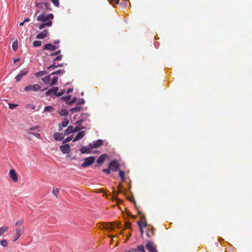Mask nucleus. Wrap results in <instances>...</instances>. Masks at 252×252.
<instances>
[{"mask_svg":"<svg viewBox=\"0 0 252 252\" xmlns=\"http://www.w3.org/2000/svg\"><path fill=\"white\" fill-rule=\"evenodd\" d=\"M54 19V15L50 13L45 15L44 12L41 13L37 17V20L42 21L43 23L39 25L38 28L40 30L44 28L45 27H51L52 25V20Z\"/></svg>","mask_w":252,"mask_h":252,"instance_id":"f257e3e1","label":"nucleus"},{"mask_svg":"<svg viewBox=\"0 0 252 252\" xmlns=\"http://www.w3.org/2000/svg\"><path fill=\"white\" fill-rule=\"evenodd\" d=\"M145 248L149 252H158L156 245L152 241H147Z\"/></svg>","mask_w":252,"mask_h":252,"instance_id":"f03ea898","label":"nucleus"},{"mask_svg":"<svg viewBox=\"0 0 252 252\" xmlns=\"http://www.w3.org/2000/svg\"><path fill=\"white\" fill-rule=\"evenodd\" d=\"M120 164L117 160H112L108 165V167L110 168V170L112 171L116 172L119 170Z\"/></svg>","mask_w":252,"mask_h":252,"instance_id":"7ed1b4c3","label":"nucleus"},{"mask_svg":"<svg viewBox=\"0 0 252 252\" xmlns=\"http://www.w3.org/2000/svg\"><path fill=\"white\" fill-rule=\"evenodd\" d=\"M38 128L39 126H36L27 129V132L29 134H32L37 138H39L40 134L38 132L39 131Z\"/></svg>","mask_w":252,"mask_h":252,"instance_id":"20e7f679","label":"nucleus"},{"mask_svg":"<svg viewBox=\"0 0 252 252\" xmlns=\"http://www.w3.org/2000/svg\"><path fill=\"white\" fill-rule=\"evenodd\" d=\"M95 158L93 156L85 158L84 159V162L82 164V166L83 168H86L92 165L94 161Z\"/></svg>","mask_w":252,"mask_h":252,"instance_id":"39448f33","label":"nucleus"},{"mask_svg":"<svg viewBox=\"0 0 252 252\" xmlns=\"http://www.w3.org/2000/svg\"><path fill=\"white\" fill-rule=\"evenodd\" d=\"M114 227L121 228L120 223L118 221L113 222H107L105 223V228L106 229L113 230Z\"/></svg>","mask_w":252,"mask_h":252,"instance_id":"423d86ee","label":"nucleus"},{"mask_svg":"<svg viewBox=\"0 0 252 252\" xmlns=\"http://www.w3.org/2000/svg\"><path fill=\"white\" fill-rule=\"evenodd\" d=\"M23 232V228H21L20 227H18L15 229V233L13 236V241H16L21 236Z\"/></svg>","mask_w":252,"mask_h":252,"instance_id":"0eeeda50","label":"nucleus"},{"mask_svg":"<svg viewBox=\"0 0 252 252\" xmlns=\"http://www.w3.org/2000/svg\"><path fill=\"white\" fill-rule=\"evenodd\" d=\"M41 89V87L38 84H34L33 85H29L24 88L25 91H36Z\"/></svg>","mask_w":252,"mask_h":252,"instance_id":"6e6552de","label":"nucleus"},{"mask_svg":"<svg viewBox=\"0 0 252 252\" xmlns=\"http://www.w3.org/2000/svg\"><path fill=\"white\" fill-rule=\"evenodd\" d=\"M29 72L28 69H24L23 70H21L20 73L15 77V79L17 82L20 81L22 77L26 75Z\"/></svg>","mask_w":252,"mask_h":252,"instance_id":"1a4fd4ad","label":"nucleus"},{"mask_svg":"<svg viewBox=\"0 0 252 252\" xmlns=\"http://www.w3.org/2000/svg\"><path fill=\"white\" fill-rule=\"evenodd\" d=\"M103 143V141L101 139H98L97 140L94 141L92 143L90 144V146L92 148V149L94 148H96L100 146H101Z\"/></svg>","mask_w":252,"mask_h":252,"instance_id":"9d476101","label":"nucleus"},{"mask_svg":"<svg viewBox=\"0 0 252 252\" xmlns=\"http://www.w3.org/2000/svg\"><path fill=\"white\" fill-rule=\"evenodd\" d=\"M155 234V228L151 225H149L148 227V231L146 232L147 236L150 238Z\"/></svg>","mask_w":252,"mask_h":252,"instance_id":"9b49d317","label":"nucleus"},{"mask_svg":"<svg viewBox=\"0 0 252 252\" xmlns=\"http://www.w3.org/2000/svg\"><path fill=\"white\" fill-rule=\"evenodd\" d=\"M90 116V115L88 113H84L81 115V118L79 120L75 122V124L79 126L81 123L86 121L87 118Z\"/></svg>","mask_w":252,"mask_h":252,"instance_id":"f8f14e48","label":"nucleus"},{"mask_svg":"<svg viewBox=\"0 0 252 252\" xmlns=\"http://www.w3.org/2000/svg\"><path fill=\"white\" fill-rule=\"evenodd\" d=\"M70 146L68 144H65L60 147V150L63 154H68L70 152Z\"/></svg>","mask_w":252,"mask_h":252,"instance_id":"ddd939ff","label":"nucleus"},{"mask_svg":"<svg viewBox=\"0 0 252 252\" xmlns=\"http://www.w3.org/2000/svg\"><path fill=\"white\" fill-rule=\"evenodd\" d=\"M58 87H53L52 89H51L47 91L45 93V95L46 96H49L52 94H55L56 96L57 92H58Z\"/></svg>","mask_w":252,"mask_h":252,"instance_id":"4468645a","label":"nucleus"},{"mask_svg":"<svg viewBox=\"0 0 252 252\" xmlns=\"http://www.w3.org/2000/svg\"><path fill=\"white\" fill-rule=\"evenodd\" d=\"M48 32L47 30H44L36 36L37 39H43L47 36Z\"/></svg>","mask_w":252,"mask_h":252,"instance_id":"2eb2a0df","label":"nucleus"},{"mask_svg":"<svg viewBox=\"0 0 252 252\" xmlns=\"http://www.w3.org/2000/svg\"><path fill=\"white\" fill-rule=\"evenodd\" d=\"M64 134L56 132L53 134V138L56 141H61L64 138Z\"/></svg>","mask_w":252,"mask_h":252,"instance_id":"dca6fc26","label":"nucleus"},{"mask_svg":"<svg viewBox=\"0 0 252 252\" xmlns=\"http://www.w3.org/2000/svg\"><path fill=\"white\" fill-rule=\"evenodd\" d=\"M91 149H92V148H91V147L90 146V144H89L88 146L82 147L80 149V151L82 154H85V153L89 154V153H91Z\"/></svg>","mask_w":252,"mask_h":252,"instance_id":"f3484780","label":"nucleus"},{"mask_svg":"<svg viewBox=\"0 0 252 252\" xmlns=\"http://www.w3.org/2000/svg\"><path fill=\"white\" fill-rule=\"evenodd\" d=\"M9 175L10 178L13 180L14 182L18 181L17 175L14 169H11L9 171Z\"/></svg>","mask_w":252,"mask_h":252,"instance_id":"a211bd4d","label":"nucleus"},{"mask_svg":"<svg viewBox=\"0 0 252 252\" xmlns=\"http://www.w3.org/2000/svg\"><path fill=\"white\" fill-rule=\"evenodd\" d=\"M57 48V46L53 45L50 43L46 44L44 46L43 49L50 51H55Z\"/></svg>","mask_w":252,"mask_h":252,"instance_id":"6ab92c4d","label":"nucleus"},{"mask_svg":"<svg viewBox=\"0 0 252 252\" xmlns=\"http://www.w3.org/2000/svg\"><path fill=\"white\" fill-rule=\"evenodd\" d=\"M85 131H80L77 135L75 136L74 138L73 141H77L81 139H82L85 135Z\"/></svg>","mask_w":252,"mask_h":252,"instance_id":"aec40b11","label":"nucleus"},{"mask_svg":"<svg viewBox=\"0 0 252 252\" xmlns=\"http://www.w3.org/2000/svg\"><path fill=\"white\" fill-rule=\"evenodd\" d=\"M107 156L106 154L101 155L97 159V162L99 164H102L104 162Z\"/></svg>","mask_w":252,"mask_h":252,"instance_id":"412c9836","label":"nucleus"},{"mask_svg":"<svg viewBox=\"0 0 252 252\" xmlns=\"http://www.w3.org/2000/svg\"><path fill=\"white\" fill-rule=\"evenodd\" d=\"M72 132H73V126H69L64 131L63 134L64 135H67Z\"/></svg>","mask_w":252,"mask_h":252,"instance_id":"4be33fe9","label":"nucleus"},{"mask_svg":"<svg viewBox=\"0 0 252 252\" xmlns=\"http://www.w3.org/2000/svg\"><path fill=\"white\" fill-rule=\"evenodd\" d=\"M35 6L37 8L35 13V15H37V14L40 12L39 9H42L44 6V3H36L35 4Z\"/></svg>","mask_w":252,"mask_h":252,"instance_id":"5701e85b","label":"nucleus"},{"mask_svg":"<svg viewBox=\"0 0 252 252\" xmlns=\"http://www.w3.org/2000/svg\"><path fill=\"white\" fill-rule=\"evenodd\" d=\"M119 177L121 178L122 181L124 182L125 181V172L119 169Z\"/></svg>","mask_w":252,"mask_h":252,"instance_id":"b1692460","label":"nucleus"},{"mask_svg":"<svg viewBox=\"0 0 252 252\" xmlns=\"http://www.w3.org/2000/svg\"><path fill=\"white\" fill-rule=\"evenodd\" d=\"M138 225L139 227H140V226H142V228H144L147 226L148 227V225H149L147 224L146 221H143V220H140V221H138Z\"/></svg>","mask_w":252,"mask_h":252,"instance_id":"393cba45","label":"nucleus"},{"mask_svg":"<svg viewBox=\"0 0 252 252\" xmlns=\"http://www.w3.org/2000/svg\"><path fill=\"white\" fill-rule=\"evenodd\" d=\"M63 66V64L62 63H59V64L56 65L55 63H54L53 64H51L48 67V69L51 70L56 67H62Z\"/></svg>","mask_w":252,"mask_h":252,"instance_id":"a878e982","label":"nucleus"},{"mask_svg":"<svg viewBox=\"0 0 252 252\" xmlns=\"http://www.w3.org/2000/svg\"><path fill=\"white\" fill-rule=\"evenodd\" d=\"M8 229V227L7 226H3L0 227V236L3 235L5 232Z\"/></svg>","mask_w":252,"mask_h":252,"instance_id":"bb28decb","label":"nucleus"},{"mask_svg":"<svg viewBox=\"0 0 252 252\" xmlns=\"http://www.w3.org/2000/svg\"><path fill=\"white\" fill-rule=\"evenodd\" d=\"M58 112H59V114L61 116H66L68 114V112L66 109H63L60 111H59Z\"/></svg>","mask_w":252,"mask_h":252,"instance_id":"cd10ccee","label":"nucleus"},{"mask_svg":"<svg viewBox=\"0 0 252 252\" xmlns=\"http://www.w3.org/2000/svg\"><path fill=\"white\" fill-rule=\"evenodd\" d=\"M145 252V247L143 245H139L137 247L136 250L134 252Z\"/></svg>","mask_w":252,"mask_h":252,"instance_id":"c85d7f7f","label":"nucleus"},{"mask_svg":"<svg viewBox=\"0 0 252 252\" xmlns=\"http://www.w3.org/2000/svg\"><path fill=\"white\" fill-rule=\"evenodd\" d=\"M54 110V108L52 106H48L44 108V112H51Z\"/></svg>","mask_w":252,"mask_h":252,"instance_id":"c756f323","label":"nucleus"},{"mask_svg":"<svg viewBox=\"0 0 252 252\" xmlns=\"http://www.w3.org/2000/svg\"><path fill=\"white\" fill-rule=\"evenodd\" d=\"M47 73V72L45 71H40L38 72H36L35 74V76L36 77H39L40 76H43L44 75L46 74Z\"/></svg>","mask_w":252,"mask_h":252,"instance_id":"7c9ffc66","label":"nucleus"},{"mask_svg":"<svg viewBox=\"0 0 252 252\" xmlns=\"http://www.w3.org/2000/svg\"><path fill=\"white\" fill-rule=\"evenodd\" d=\"M23 220H18L15 223L16 226H19L18 227H20L21 228H23V229H24V226H23Z\"/></svg>","mask_w":252,"mask_h":252,"instance_id":"2f4dec72","label":"nucleus"},{"mask_svg":"<svg viewBox=\"0 0 252 252\" xmlns=\"http://www.w3.org/2000/svg\"><path fill=\"white\" fill-rule=\"evenodd\" d=\"M65 73V71L63 69H60L57 71H55L50 74V75L54 74H63Z\"/></svg>","mask_w":252,"mask_h":252,"instance_id":"473e14b6","label":"nucleus"},{"mask_svg":"<svg viewBox=\"0 0 252 252\" xmlns=\"http://www.w3.org/2000/svg\"><path fill=\"white\" fill-rule=\"evenodd\" d=\"M69 124V121L67 119L65 118L61 123L62 127H66Z\"/></svg>","mask_w":252,"mask_h":252,"instance_id":"72a5a7b5","label":"nucleus"},{"mask_svg":"<svg viewBox=\"0 0 252 252\" xmlns=\"http://www.w3.org/2000/svg\"><path fill=\"white\" fill-rule=\"evenodd\" d=\"M81 108L82 107L80 106H76L70 109V112L72 113L79 112L81 110Z\"/></svg>","mask_w":252,"mask_h":252,"instance_id":"f704fd0d","label":"nucleus"},{"mask_svg":"<svg viewBox=\"0 0 252 252\" xmlns=\"http://www.w3.org/2000/svg\"><path fill=\"white\" fill-rule=\"evenodd\" d=\"M50 75L49 76H47L45 77L44 78L42 79V80L45 83V84H49L50 83Z\"/></svg>","mask_w":252,"mask_h":252,"instance_id":"c9c22d12","label":"nucleus"},{"mask_svg":"<svg viewBox=\"0 0 252 252\" xmlns=\"http://www.w3.org/2000/svg\"><path fill=\"white\" fill-rule=\"evenodd\" d=\"M8 243L7 241L5 239L1 240L0 241V245L4 247H6L8 246Z\"/></svg>","mask_w":252,"mask_h":252,"instance_id":"e433bc0d","label":"nucleus"},{"mask_svg":"<svg viewBox=\"0 0 252 252\" xmlns=\"http://www.w3.org/2000/svg\"><path fill=\"white\" fill-rule=\"evenodd\" d=\"M42 42L41 41L35 40L33 41L32 44L34 47H39L41 45Z\"/></svg>","mask_w":252,"mask_h":252,"instance_id":"4c0bfd02","label":"nucleus"},{"mask_svg":"<svg viewBox=\"0 0 252 252\" xmlns=\"http://www.w3.org/2000/svg\"><path fill=\"white\" fill-rule=\"evenodd\" d=\"M58 80V77H54L52 79L51 82L50 83V85L53 86V85H55L57 82Z\"/></svg>","mask_w":252,"mask_h":252,"instance_id":"58836bf2","label":"nucleus"},{"mask_svg":"<svg viewBox=\"0 0 252 252\" xmlns=\"http://www.w3.org/2000/svg\"><path fill=\"white\" fill-rule=\"evenodd\" d=\"M71 96L69 95H68L66 96L62 97V99H63L64 101H65L68 104V101L70 99Z\"/></svg>","mask_w":252,"mask_h":252,"instance_id":"ea45409f","label":"nucleus"},{"mask_svg":"<svg viewBox=\"0 0 252 252\" xmlns=\"http://www.w3.org/2000/svg\"><path fill=\"white\" fill-rule=\"evenodd\" d=\"M44 6H45V9L49 10L50 11L52 10V8L51 7L50 4L48 2L44 3Z\"/></svg>","mask_w":252,"mask_h":252,"instance_id":"a19ab883","label":"nucleus"},{"mask_svg":"<svg viewBox=\"0 0 252 252\" xmlns=\"http://www.w3.org/2000/svg\"><path fill=\"white\" fill-rule=\"evenodd\" d=\"M12 49L14 51H16L18 47V42L17 41H16L13 42V43L12 45Z\"/></svg>","mask_w":252,"mask_h":252,"instance_id":"79ce46f5","label":"nucleus"},{"mask_svg":"<svg viewBox=\"0 0 252 252\" xmlns=\"http://www.w3.org/2000/svg\"><path fill=\"white\" fill-rule=\"evenodd\" d=\"M9 108L10 109H14L17 106H18V104H14V103H8Z\"/></svg>","mask_w":252,"mask_h":252,"instance_id":"37998d69","label":"nucleus"},{"mask_svg":"<svg viewBox=\"0 0 252 252\" xmlns=\"http://www.w3.org/2000/svg\"><path fill=\"white\" fill-rule=\"evenodd\" d=\"M72 138H73V137H72V135H71V136H69V137H67L66 138H65V139L63 140V144H64V143H66V142H69L70 141H71V140L72 139Z\"/></svg>","mask_w":252,"mask_h":252,"instance_id":"c03bdc74","label":"nucleus"},{"mask_svg":"<svg viewBox=\"0 0 252 252\" xmlns=\"http://www.w3.org/2000/svg\"><path fill=\"white\" fill-rule=\"evenodd\" d=\"M59 189H53V190L52 191V193L54 195H55L56 197H57V194L59 193Z\"/></svg>","mask_w":252,"mask_h":252,"instance_id":"a18cd8bd","label":"nucleus"},{"mask_svg":"<svg viewBox=\"0 0 252 252\" xmlns=\"http://www.w3.org/2000/svg\"><path fill=\"white\" fill-rule=\"evenodd\" d=\"M53 3L56 7H59V0H51Z\"/></svg>","mask_w":252,"mask_h":252,"instance_id":"49530a36","label":"nucleus"},{"mask_svg":"<svg viewBox=\"0 0 252 252\" xmlns=\"http://www.w3.org/2000/svg\"><path fill=\"white\" fill-rule=\"evenodd\" d=\"M110 169L109 167H108V168H106V169H103L102 170V171L104 173H105L106 174H110Z\"/></svg>","mask_w":252,"mask_h":252,"instance_id":"de8ad7c7","label":"nucleus"},{"mask_svg":"<svg viewBox=\"0 0 252 252\" xmlns=\"http://www.w3.org/2000/svg\"><path fill=\"white\" fill-rule=\"evenodd\" d=\"M84 128V126H82V127H79L78 126L77 127H76L75 128H73V132H76V131H78L81 129H82Z\"/></svg>","mask_w":252,"mask_h":252,"instance_id":"09e8293b","label":"nucleus"},{"mask_svg":"<svg viewBox=\"0 0 252 252\" xmlns=\"http://www.w3.org/2000/svg\"><path fill=\"white\" fill-rule=\"evenodd\" d=\"M63 56L62 55H59L58 57H57L54 60V62H56L57 61H60L62 59Z\"/></svg>","mask_w":252,"mask_h":252,"instance_id":"8fccbe9b","label":"nucleus"},{"mask_svg":"<svg viewBox=\"0 0 252 252\" xmlns=\"http://www.w3.org/2000/svg\"><path fill=\"white\" fill-rule=\"evenodd\" d=\"M64 90H62L61 92H60L59 93L57 92L56 96H60L64 94Z\"/></svg>","mask_w":252,"mask_h":252,"instance_id":"3c124183","label":"nucleus"},{"mask_svg":"<svg viewBox=\"0 0 252 252\" xmlns=\"http://www.w3.org/2000/svg\"><path fill=\"white\" fill-rule=\"evenodd\" d=\"M60 53H61V50H58V51H56L55 53L51 54L50 56L57 55H58V54H60Z\"/></svg>","mask_w":252,"mask_h":252,"instance_id":"603ef678","label":"nucleus"},{"mask_svg":"<svg viewBox=\"0 0 252 252\" xmlns=\"http://www.w3.org/2000/svg\"><path fill=\"white\" fill-rule=\"evenodd\" d=\"M138 213H139V214H141V215H142V216H141V220H143V221H146V217H145V216L144 214H143L141 213L140 212H138Z\"/></svg>","mask_w":252,"mask_h":252,"instance_id":"864d4df0","label":"nucleus"},{"mask_svg":"<svg viewBox=\"0 0 252 252\" xmlns=\"http://www.w3.org/2000/svg\"><path fill=\"white\" fill-rule=\"evenodd\" d=\"M125 226L127 228H128V229H130V226H131V224L130 222H126L125 223Z\"/></svg>","mask_w":252,"mask_h":252,"instance_id":"5fc2aeb1","label":"nucleus"},{"mask_svg":"<svg viewBox=\"0 0 252 252\" xmlns=\"http://www.w3.org/2000/svg\"><path fill=\"white\" fill-rule=\"evenodd\" d=\"M76 97L73 98L70 102H69L68 104L70 105L73 103H75L76 101Z\"/></svg>","mask_w":252,"mask_h":252,"instance_id":"6e6d98bb","label":"nucleus"},{"mask_svg":"<svg viewBox=\"0 0 252 252\" xmlns=\"http://www.w3.org/2000/svg\"><path fill=\"white\" fill-rule=\"evenodd\" d=\"M85 103V100L83 99H81L79 100V101L77 102L78 104H84Z\"/></svg>","mask_w":252,"mask_h":252,"instance_id":"4d7b16f0","label":"nucleus"},{"mask_svg":"<svg viewBox=\"0 0 252 252\" xmlns=\"http://www.w3.org/2000/svg\"><path fill=\"white\" fill-rule=\"evenodd\" d=\"M139 228H140V231L141 234V235H143V233H144V230H143L144 228H142V226H140V227H139Z\"/></svg>","mask_w":252,"mask_h":252,"instance_id":"13d9d810","label":"nucleus"},{"mask_svg":"<svg viewBox=\"0 0 252 252\" xmlns=\"http://www.w3.org/2000/svg\"><path fill=\"white\" fill-rule=\"evenodd\" d=\"M73 91V89L72 88H69L67 91H66V93L67 94H69L71 92H72Z\"/></svg>","mask_w":252,"mask_h":252,"instance_id":"bf43d9fd","label":"nucleus"},{"mask_svg":"<svg viewBox=\"0 0 252 252\" xmlns=\"http://www.w3.org/2000/svg\"><path fill=\"white\" fill-rule=\"evenodd\" d=\"M20 60V58H16L13 60V63H16V62H19Z\"/></svg>","mask_w":252,"mask_h":252,"instance_id":"052dcab7","label":"nucleus"},{"mask_svg":"<svg viewBox=\"0 0 252 252\" xmlns=\"http://www.w3.org/2000/svg\"><path fill=\"white\" fill-rule=\"evenodd\" d=\"M24 23H25L24 21H23L22 22H21V23H20L19 25L20 26H23L24 25Z\"/></svg>","mask_w":252,"mask_h":252,"instance_id":"680f3d73","label":"nucleus"},{"mask_svg":"<svg viewBox=\"0 0 252 252\" xmlns=\"http://www.w3.org/2000/svg\"><path fill=\"white\" fill-rule=\"evenodd\" d=\"M136 249H132L130 250V252H134V250H136Z\"/></svg>","mask_w":252,"mask_h":252,"instance_id":"e2e57ef3","label":"nucleus"},{"mask_svg":"<svg viewBox=\"0 0 252 252\" xmlns=\"http://www.w3.org/2000/svg\"><path fill=\"white\" fill-rule=\"evenodd\" d=\"M62 127H62L61 125H59V131L62 130Z\"/></svg>","mask_w":252,"mask_h":252,"instance_id":"0e129e2a","label":"nucleus"},{"mask_svg":"<svg viewBox=\"0 0 252 252\" xmlns=\"http://www.w3.org/2000/svg\"><path fill=\"white\" fill-rule=\"evenodd\" d=\"M54 43L55 44H58V43H60V40H56V41H54Z\"/></svg>","mask_w":252,"mask_h":252,"instance_id":"69168bd1","label":"nucleus"},{"mask_svg":"<svg viewBox=\"0 0 252 252\" xmlns=\"http://www.w3.org/2000/svg\"><path fill=\"white\" fill-rule=\"evenodd\" d=\"M29 21H30V19L27 18V19H25V20L24 21V22H29Z\"/></svg>","mask_w":252,"mask_h":252,"instance_id":"338daca9","label":"nucleus"},{"mask_svg":"<svg viewBox=\"0 0 252 252\" xmlns=\"http://www.w3.org/2000/svg\"><path fill=\"white\" fill-rule=\"evenodd\" d=\"M115 2L116 4H118L119 3V0H115Z\"/></svg>","mask_w":252,"mask_h":252,"instance_id":"774afa93","label":"nucleus"}]
</instances>
